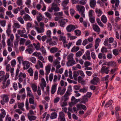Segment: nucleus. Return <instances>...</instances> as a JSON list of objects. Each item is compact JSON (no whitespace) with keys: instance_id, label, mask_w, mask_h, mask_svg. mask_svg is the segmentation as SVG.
Returning a JSON list of instances; mask_svg holds the SVG:
<instances>
[{"instance_id":"f257e3e1","label":"nucleus","mask_w":121,"mask_h":121,"mask_svg":"<svg viewBox=\"0 0 121 121\" xmlns=\"http://www.w3.org/2000/svg\"><path fill=\"white\" fill-rule=\"evenodd\" d=\"M26 32L25 29L24 28H22L21 30H17V33L20 35V36L23 37L25 38H27L28 36L26 34H24Z\"/></svg>"},{"instance_id":"f03ea898","label":"nucleus","mask_w":121,"mask_h":121,"mask_svg":"<svg viewBox=\"0 0 121 121\" xmlns=\"http://www.w3.org/2000/svg\"><path fill=\"white\" fill-rule=\"evenodd\" d=\"M76 8L81 15H84L85 9L84 6L78 5L77 6Z\"/></svg>"},{"instance_id":"7ed1b4c3","label":"nucleus","mask_w":121,"mask_h":121,"mask_svg":"<svg viewBox=\"0 0 121 121\" xmlns=\"http://www.w3.org/2000/svg\"><path fill=\"white\" fill-rule=\"evenodd\" d=\"M109 69V67H107L105 66H102L100 72L102 74L104 73L106 74H108L110 71Z\"/></svg>"},{"instance_id":"20e7f679","label":"nucleus","mask_w":121,"mask_h":121,"mask_svg":"<svg viewBox=\"0 0 121 121\" xmlns=\"http://www.w3.org/2000/svg\"><path fill=\"white\" fill-rule=\"evenodd\" d=\"M78 28V26H74L72 25H69L66 28V29L68 32H70L72 31L73 30L75 29Z\"/></svg>"},{"instance_id":"39448f33","label":"nucleus","mask_w":121,"mask_h":121,"mask_svg":"<svg viewBox=\"0 0 121 121\" xmlns=\"http://www.w3.org/2000/svg\"><path fill=\"white\" fill-rule=\"evenodd\" d=\"M58 120L59 121H66L65 114L63 112H59Z\"/></svg>"},{"instance_id":"423d86ee","label":"nucleus","mask_w":121,"mask_h":121,"mask_svg":"<svg viewBox=\"0 0 121 121\" xmlns=\"http://www.w3.org/2000/svg\"><path fill=\"white\" fill-rule=\"evenodd\" d=\"M6 112L3 108L0 110V121H3V118H4L6 115Z\"/></svg>"},{"instance_id":"0eeeda50","label":"nucleus","mask_w":121,"mask_h":121,"mask_svg":"<svg viewBox=\"0 0 121 121\" xmlns=\"http://www.w3.org/2000/svg\"><path fill=\"white\" fill-rule=\"evenodd\" d=\"M100 81L99 78L97 77H95L93 78L91 81L90 83L94 85H96L97 83Z\"/></svg>"},{"instance_id":"6e6552de","label":"nucleus","mask_w":121,"mask_h":121,"mask_svg":"<svg viewBox=\"0 0 121 121\" xmlns=\"http://www.w3.org/2000/svg\"><path fill=\"white\" fill-rule=\"evenodd\" d=\"M61 90V87H59L58 88L57 91V94H60V95H62L64 94L66 90L65 88H63Z\"/></svg>"},{"instance_id":"1a4fd4ad","label":"nucleus","mask_w":121,"mask_h":121,"mask_svg":"<svg viewBox=\"0 0 121 121\" xmlns=\"http://www.w3.org/2000/svg\"><path fill=\"white\" fill-rule=\"evenodd\" d=\"M22 63L24 66L23 69L24 70L28 69L30 67V63L28 61H25L22 62Z\"/></svg>"},{"instance_id":"9d476101","label":"nucleus","mask_w":121,"mask_h":121,"mask_svg":"<svg viewBox=\"0 0 121 121\" xmlns=\"http://www.w3.org/2000/svg\"><path fill=\"white\" fill-rule=\"evenodd\" d=\"M6 81L4 80L3 82V85L2 86V87L3 89L8 86L10 84V80H8L6 82Z\"/></svg>"},{"instance_id":"9b49d317","label":"nucleus","mask_w":121,"mask_h":121,"mask_svg":"<svg viewBox=\"0 0 121 121\" xmlns=\"http://www.w3.org/2000/svg\"><path fill=\"white\" fill-rule=\"evenodd\" d=\"M46 42L47 43H49V45L50 46L56 45L57 44L56 43L55 41H52L51 38L48 39L47 40Z\"/></svg>"},{"instance_id":"f8f14e48","label":"nucleus","mask_w":121,"mask_h":121,"mask_svg":"<svg viewBox=\"0 0 121 121\" xmlns=\"http://www.w3.org/2000/svg\"><path fill=\"white\" fill-rule=\"evenodd\" d=\"M35 67L37 69H39L40 68H43V65L40 61L38 60L36 65L35 66Z\"/></svg>"},{"instance_id":"ddd939ff","label":"nucleus","mask_w":121,"mask_h":121,"mask_svg":"<svg viewBox=\"0 0 121 121\" xmlns=\"http://www.w3.org/2000/svg\"><path fill=\"white\" fill-rule=\"evenodd\" d=\"M51 65L50 64H48L45 67L46 70L45 75H48L50 73L51 69Z\"/></svg>"},{"instance_id":"4468645a","label":"nucleus","mask_w":121,"mask_h":121,"mask_svg":"<svg viewBox=\"0 0 121 121\" xmlns=\"http://www.w3.org/2000/svg\"><path fill=\"white\" fill-rule=\"evenodd\" d=\"M35 27L38 33H43L44 32V28H43L41 27H37L36 26H35Z\"/></svg>"},{"instance_id":"2eb2a0df","label":"nucleus","mask_w":121,"mask_h":121,"mask_svg":"<svg viewBox=\"0 0 121 121\" xmlns=\"http://www.w3.org/2000/svg\"><path fill=\"white\" fill-rule=\"evenodd\" d=\"M71 100V102L69 104V105H70L71 104H75L78 102L80 101V99H76L75 98L74 96H73L72 97Z\"/></svg>"},{"instance_id":"dca6fc26","label":"nucleus","mask_w":121,"mask_h":121,"mask_svg":"<svg viewBox=\"0 0 121 121\" xmlns=\"http://www.w3.org/2000/svg\"><path fill=\"white\" fill-rule=\"evenodd\" d=\"M77 107L78 110H80L82 109L84 110L86 109V108L85 106L83 104H78L77 105Z\"/></svg>"},{"instance_id":"f3484780","label":"nucleus","mask_w":121,"mask_h":121,"mask_svg":"<svg viewBox=\"0 0 121 121\" xmlns=\"http://www.w3.org/2000/svg\"><path fill=\"white\" fill-rule=\"evenodd\" d=\"M11 25L10 23H9L8 25L7 29L6 30V32L7 34V35L9 36L11 32Z\"/></svg>"},{"instance_id":"a211bd4d","label":"nucleus","mask_w":121,"mask_h":121,"mask_svg":"<svg viewBox=\"0 0 121 121\" xmlns=\"http://www.w3.org/2000/svg\"><path fill=\"white\" fill-rule=\"evenodd\" d=\"M70 95L65 93L64 95L62 96L61 98V99L62 101H68L69 99V97Z\"/></svg>"},{"instance_id":"6ab92c4d","label":"nucleus","mask_w":121,"mask_h":121,"mask_svg":"<svg viewBox=\"0 0 121 121\" xmlns=\"http://www.w3.org/2000/svg\"><path fill=\"white\" fill-rule=\"evenodd\" d=\"M57 86V85L56 83L52 86L51 90V92L52 94H54L56 92V89Z\"/></svg>"},{"instance_id":"aec40b11","label":"nucleus","mask_w":121,"mask_h":121,"mask_svg":"<svg viewBox=\"0 0 121 121\" xmlns=\"http://www.w3.org/2000/svg\"><path fill=\"white\" fill-rule=\"evenodd\" d=\"M96 4V2L95 0H90V7L92 8H95Z\"/></svg>"},{"instance_id":"412c9836","label":"nucleus","mask_w":121,"mask_h":121,"mask_svg":"<svg viewBox=\"0 0 121 121\" xmlns=\"http://www.w3.org/2000/svg\"><path fill=\"white\" fill-rule=\"evenodd\" d=\"M18 77L22 78H24V83H26V79L25 78L26 77V75L25 73H23L22 72H20L18 76Z\"/></svg>"},{"instance_id":"4be33fe9","label":"nucleus","mask_w":121,"mask_h":121,"mask_svg":"<svg viewBox=\"0 0 121 121\" xmlns=\"http://www.w3.org/2000/svg\"><path fill=\"white\" fill-rule=\"evenodd\" d=\"M68 22V20L67 19H61L60 22V25L61 27H64L65 26L66 22Z\"/></svg>"},{"instance_id":"5701e85b","label":"nucleus","mask_w":121,"mask_h":121,"mask_svg":"<svg viewBox=\"0 0 121 121\" xmlns=\"http://www.w3.org/2000/svg\"><path fill=\"white\" fill-rule=\"evenodd\" d=\"M93 29L95 31L98 32V33H99V32L100 31V29L97 25H94L93 26Z\"/></svg>"},{"instance_id":"b1692460","label":"nucleus","mask_w":121,"mask_h":121,"mask_svg":"<svg viewBox=\"0 0 121 121\" xmlns=\"http://www.w3.org/2000/svg\"><path fill=\"white\" fill-rule=\"evenodd\" d=\"M101 41V40L99 38H97L95 40V49L96 50L97 49L99 46V43Z\"/></svg>"},{"instance_id":"393cba45","label":"nucleus","mask_w":121,"mask_h":121,"mask_svg":"<svg viewBox=\"0 0 121 121\" xmlns=\"http://www.w3.org/2000/svg\"><path fill=\"white\" fill-rule=\"evenodd\" d=\"M101 41V40L99 38H97L95 40V49L96 50L97 49L99 46V43Z\"/></svg>"},{"instance_id":"a878e982","label":"nucleus","mask_w":121,"mask_h":121,"mask_svg":"<svg viewBox=\"0 0 121 121\" xmlns=\"http://www.w3.org/2000/svg\"><path fill=\"white\" fill-rule=\"evenodd\" d=\"M101 41V40L99 38H97L95 40V49L96 50L97 49L99 46V43Z\"/></svg>"},{"instance_id":"bb28decb","label":"nucleus","mask_w":121,"mask_h":121,"mask_svg":"<svg viewBox=\"0 0 121 121\" xmlns=\"http://www.w3.org/2000/svg\"><path fill=\"white\" fill-rule=\"evenodd\" d=\"M112 52L114 55L117 56L121 52V48H120L119 49H114L113 50Z\"/></svg>"},{"instance_id":"cd10ccee","label":"nucleus","mask_w":121,"mask_h":121,"mask_svg":"<svg viewBox=\"0 0 121 121\" xmlns=\"http://www.w3.org/2000/svg\"><path fill=\"white\" fill-rule=\"evenodd\" d=\"M73 54H69L67 57V59H68V61H70L71 60H72L73 61V63H74L75 61L74 60V59L73 58Z\"/></svg>"},{"instance_id":"c85d7f7f","label":"nucleus","mask_w":121,"mask_h":121,"mask_svg":"<svg viewBox=\"0 0 121 121\" xmlns=\"http://www.w3.org/2000/svg\"><path fill=\"white\" fill-rule=\"evenodd\" d=\"M111 3L112 4H114L115 3V6L116 7H118L120 3V1L119 0H111Z\"/></svg>"},{"instance_id":"c756f323","label":"nucleus","mask_w":121,"mask_h":121,"mask_svg":"<svg viewBox=\"0 0 121 121\" xmlns=\"http://www.w3.org/2000/svg\"><path fill=\"white\" fill-rule=\"evenodd\" d=\"M24 106V103L23 102H22L21 103L19 102L18 103V108L23 111H24V109L23 108Z\"/></svg>"},{"instance_id":"7c9ffc66","label":"nucleus","mask_w":121,"mask_h":121,"mask_svg":"<svg viewBox=\"0 0 121 121\" xmlns=\"http://www.w3.org/2000/svg\"><path fill=\"white\" fill-rule=\"evenodd\" d=\"M27 116L29 120L30 121L34 120L36 118V117L35 116H30L28 113Z\"/></svg>"},{"instance_id":"2f4dec72","label":"nucleus","mask_w":121,"mask_h":121,"mask_svg":"<svg viewBox=\"0 0 121 121\" xmlns=\"http://www.w3.org/2000/svg\"><path fill=\"white\" fill-rule=\"evenodd\" d=\"M80 49V48L78 46H74L71 49V51L72 52H76Z\"/></svg>"},{"instance_id":"473e14b6","label":"nucleus","mask_w":121,"mask_h":121,"mask_svg":"<svg viewBox=\"0 0 121 121\" xmlns=\"http://www.w3.org/2000/svg\"><path fill=\"white\" fill-rule=\"evenodd\" d=\"M98 57L99 59H101L102 58L104 59H105V55L103 53H99L98 55Z\"/></svg>"},{"instance_id":"72a5a7b5","label":"nucleus","mask_w":121,"mask_h":121,"mask_svg":"<svg viewBox=\"0 0 121 121\" xmlns=\"http://www.w3.org/2000/svg\"><path fill=\"white\" fill-rule=\"evenodd\" d=\"M50 51L51 53H54L58 51V49L56 47H52L51 48Z\"/></svg>"},{"instance_id":"f704fd0d","label":"nucleus","mask_w":121,"mask_h":121,"mask_svg":"<svg viewBox=\"0 0 121 121\" xmlns=\"http://www.w3.org/2000/svg\"><path fill=\"white\" fill-rule=\"evenodd\" d=\"M59 40L60 41H62L63 42V44L64 43H67L66 41L65 37L64 36H60V38Z\"/></svg>"},{"instance_id":"c9c22d12","label":"nucleus","mask_w":121,"mask_h":121,"mask_svg":"<svg viewBox=\"0 0 121 121\" xmlns=\"http://www.w3.org/2000/svg\"><path fill=\"white\" fill-rule=\"evenodd\" d=\"M41 82L40 84V86H42L45 87L46 86V83L44 78H42L41 79Z\"/></svg>"},{"instance_id":"e433bc0d","label":"nucleus","mask_w":121,"mask_h":121,"mask_svg":"<svg viewBox=\"0 0 121 121\" xmlns=\"http://www.w3.org/2000/svg\"><path fill=\"white\" fill-rule=\"evenodd\" d=\"M57 117V114L56 112H52L51 113L50 118L51 119H53L56 118Z\"/></svg>"},{"instance_id":"4c0bfd02","label":"nucleus","mask_w":121,"mask_h":121,"mask_svg":"<svg viewBox=\"0 0 121 121\" xmlns=\"http://www.w3.org/2000/svg\"><path fill=\"white\" fill-rule=\"evenodd\" d=\"M104 44L107 47H108L109 48H110L111 46V44L109 43L108 42V39H106L104 43Z\"/></svg>"},{"instance_id":"58836bf2","label":"nucleus","mask_w":121,"mask_h":121,"mask_svg":"<svg viewBox=\"0 0 121 121\" xmlns=\"http://www.w3.org/2000/svg\"><path fill=\"white\" fill-rule=\"evenodd\" d=\"M9 98L7 95H3V100L5 102H8L9 101Z\"/></svg>"},{"instance_id":"ea45409f","label":"nucleus","mask_w":121,"mask_h":121,"mask_svg":"<svg viewBox=\"0 0 121 121\" xmlns=\"http://www.w3.org/2000/svg\"><path fill=\"white\" fill-rule=\"evenodd\" d=\"M39 43H38L37 44L35 43H34L33 45L35 47V48L37 50H38L40 49V45Z\"/></svg>"},{"instance_id":"a19ab883","label":"nucleus","mask_w":121,"mask_h":121,"mask_svg":"<svg viewBox=\"0 0 121 121\" xmlns=\"http://www.w3.org/2000/svg\"><path fill=\"white\" fill-rule=\"evenodd\" d=\"M39 50L42 52V54H43V55H46V52L43 46H42L40 48Z\"/></svg>"},{"instance_id":"79ce46f5","label":"nucleus","mask_w":121,"mask_h":121,"mask_svg":"<svg viewBox=\"0 0 121 121\" xmlns=\"http://www.w3.org/2000/svg\"><path fill=\"white\" fill-rule=\"evenodd\" d=\"M87 98L86 95L84 96L82 99L81 100V103H85V102L87 101Z\"/></svg>"},{"instance_id":"37998d69","label":"nucleus","mask_w":121,"mask_h":121,"mask_svg":"<svg viewBox=\"0 0 121 121\" xmlns=\"http://www.w3.org/2000/svg\"><path fill=\"white\" fill-rule=\"evenodd\" d=\"M112 102L113 101L112 100H109L105 104V107L107 108L109 107L112 104Z\"/></svg>"},{"instance_id":"c03bdc74","label":"nucleus","mask_w":121,"mask_h":121,"mask_svg":"<svg viewBox=\"0 0 121 121\" xmlns=\"http://www.w3.org/2000/svg\"><path fill=\"white\" fill-rule=\"evenodd\" d=\"M72 87L70 85L69 86L67 91L65 93L70 95L71 94L70 92H72Z\"/></svg>"},{"instance_id":"a18cd8bd","label":"nucleus","mask_w":121,"mask_h":121,"mask_svg":"<svg viewBox=\"0 0 121 121\" xmlns=\"http://www.w3.org/2000/svg\"><path fill=\"white\" fill-rule=\"evenodd\" d=\"M23 18L25 21H31L32 19L29 16H24Z\"/></svg>"},{"instance_id":"49530a36","label":"nucleus","mask_w":121,"mask_h":121,"mask_svg":"<svg viewBox=\"0 0 121 121\" xmlns=\"http://www.w3.org/2000/svg\"><path fill=\"white\" fill-rule=\"evenodd\" d=\"M95 12L97 14L101 15L102 14V11L99 9L96 8L95 9Z\"/></svg>"},{"instance_id":"de8ad7c7","label":"nucleus","mask_w":121,"mask_h":121,"mask_svg":"<svg viewBox=\"0 0 121 121\" xmlns=\"http://www.w3.org/2000/svg\"><path fill=\"white\" fill-rule=\"evenodd\" d=\"M28 59L29 60L33 63H35L36 61V59L34 57H31L29 58Z\"/></svg>"},{"instance_id":"09e8293b","label":"nucleus","mask_w":121,"mask_h":121,"mask_svg":"<svg viewBox=\"0 0 121 121\" xmlns=\"http://www.w3.org/2000/svg\"><path fill=\"white\" fill-rule=\"evenodd\" d=\"M69 0H64L62 3V5L63 6H66L69 3Z\"/></svg>"},{"instance_id":"8fccbe9b","label":"nucleus","mask_w":121,"mask_h":121,"mask_svg":"<svg viewBox=\"0 0 121 121\" xmlns=\"http://www.w3.org/2000/svg\"><path fill=\"white\" fill-rule=\"evenodd\" d=\"M101 20L103 23H105L107 22V19L105 16H102L101 18Z\"/></svg>"},{"instance_id":"3c124183","label":"nucleus","mask_w":121,"mask_h":121,"mask_svg":"<svg viewBox=\"0 0 121 121\" xmlns=\"http://www.w3.org/2000/svg\"><path fill=\"white\" fill-rule=\"evenodd\" d=\"M87 91V87H84L83 88L79 90V91L81 92L85 93Z\"/></svg>"},{"instance_id":"603ef678","label":"nucleus","mask_w":121,"mask_h":121,"mask_svg":"<svg viewBox=\"0 0 121 121\" xmlns=\"http://www.w3.org/2000/svg\"><path fill=\"white\" fill-rule=\"evenodd\" d=\"M66 43H64L63 44L64 47L65 48H66L67 47L68 49H69L71 46L72 44V43H69L68 44H66Z\"/></svg>"},{"instance_id":"864d4df0","label":"nucleus","mask_w":121,"mask_h":121,"mask_svg":"<svg viewBox=\"0 0 121 121\" xmlns=\"http://www.w3.org/2000/svg\"><path fill=\"white\" fill-rule=\"evenodd\" d=\"M86 54L87 58L89 60H90L91 58L90 51L88 50L86 52Z\"/></svg>"},{"instance_id":"5fc2aeb1","label":"nucleus","mask_w":121,"mask_h":121,"mask_svg":"<svg viewBox=\"0 0 121 121\" xmlns=\"http://www.w3.org/2000/svg\"><path fill=\"white\" fill-rule=\"evenodd\" d=\"M29 101L30 104H34L35 103L34 101V98H30L29 99Z\"/></svg>"},{"instance_id":"6e6d98bb","label":"nucleus","mask_w":121,"mask_h":121,"mask_svg":"<svg viewBox=\"0 0 121 121\" xmlns=\"http://www.w3.org/2000/svg\"><path fill=\"white\" fill-rule=\"evenodd\" d=\"M73 60L72 61L71 60L70 61H68L67 63V66H73L74 64H76V62L75 61L74 63H73Z\"/></svg>"},{"instance_id":"4d7b16f0","label":"nucleus","mask_w":121,"mask_h":121,"mask_svg":"<svg viewBox=\"0 0 121 121\" xmlns=\"http://www.w3.org/2000/svg\"><path fill=\"white\" fill-rule=\"evenodd\" d=\"M5 10V9L3 7H0V15H3L4 14Z\"/></svg>"},{"instance_id":"13d9d810","label":"nucleus","mask_w":121,"mask_h":121,"mask_svg":"<svg viewBox=\"0 0 121 121\" xmlns=\"http://www.w3.org/2000/svg\"><path fill=\"white\" fill-rule=\"evenodd\" d=\"M97 22L98 24L102 27L104 26L103 24L101 22L100 19L99 18H97L96 19Z\"/></svg>"},{"instance_id":"bf43d9fd","label":"nucleus","mask_w":121,"mask_h":121,"mask_svg":"<svg viewBox=\"0 0 121 121\" xmlns=\"http://www.w3.org/2000/svg\"><path fill=\"white\" fill-rule=\"evenodd\" d=\"M32 89L34 92H35L37 91V86L35 84H33L31 85Z\"/></svg>"},{"instance_id":"052dcab7","label":"nucleus","mask_w":121,"mask_h":121,"mask_svg":"<svg viewBox=\"0 0 121 121\" xmlns=\"http://www.w3.org/2000/svg\"><path fill=\"white\" fill-rule=\"evenodd\" d=\"M76 35L78 36H80L81 35V32L80 30H76L74 31Z\"/></svg>"},{"instance_id":"680f3d73","label":"nucleus","mask_w":121,"mask_h":121,"mask_svg":"<svg viewBox=\"0 0 121 121\" xmlns=\"http://www.w3.org/2000/svg\"><path fill=\"white\" fill-rule=\"evenodd\" d=\"M82 54V52L79 51L77 52L75 54V56L76 57H80Z\"/></svg>"},{"instance_id":"e2e57ef3","label":"nucleus","mask_w":121,"mask_h":121,"mask_svg":"<svg viewBox=\"0 0 121 121\" xmlns=\"http://www.w3.org/2000/svg\"><path fill=\"white\" fill-rule=\"evenodd\" d=\"M37 19L38 21L39 22L41 21L44 18L42 16H38L37 17Z\"/></svg>"},{"instance_id":"0e129e2a","label":"nucleus","mask_w":121,"mask_h":121,"mask_svg":"<svg viewBox=\"0 0 121 121\" xmlns=\"http://www.w3.org/2000/svg\"><path fill=\"white\" fill-rule=\"evenodd\" d=\"M33 50L32 48H28L26 49V51L29 54H31L33 52Z\"/></svg>"},{"instance_id":"69168bd1","label":"nucleus","mask_w":121,"mask_h":121,"mask_svg":"<svg viewBox=\"0 0 121 121\" xmlns=\"http://www.w3.org/2000/svg\"><path fill=\"white\" fill-rule=\"evenodd\" d=\"M28 72L30 73V76H32L33 75V69L31 68H30L28 70Z\"/></svg>"},{"instance_id":"338daca9","label":"nucleus","mask_w":121,"mask_h":121,"mask_svg":"<svg viewBox=\"0 0 121 121\" xmlns=\"http://www.w3.org/2000/svg\"><path fill=\"white\" fill-rule=\"evenodd\" d=\"M23 58L21 56L18 57L17 58V59L18 61L19 64L20 65L21 63V61L23 62Z\"/></svg>"},{"instance_id":"774afa93","label":"nucleus","mask_w":121,"mask_h":121,"mask_svg":"<svg viewBox=\"0 0 121 121\" xmlns=\"http://www.w3.org/2000/svg\"><path fill=\"white\" fill-rule=\"evenodd\" d=\"M11 118L9 114L7 115L5 117V121H11Z\"/></svg>"}]
</instances>
